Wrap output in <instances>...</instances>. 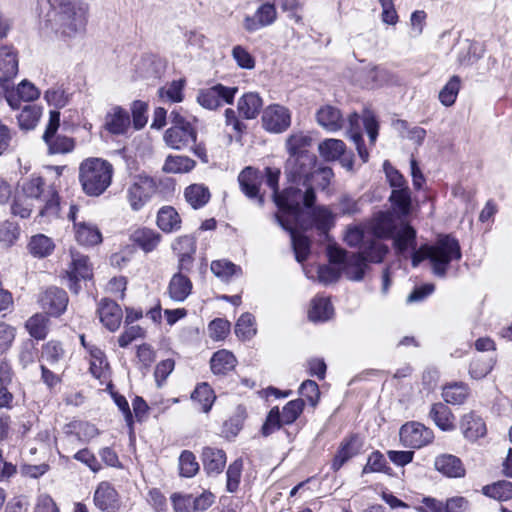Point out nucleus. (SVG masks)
<instances>
[{"label": "nucleus", "instance_id": "nucleus-1", "mask_svg": "<svg viewBox=\"0 0 512 512\" xmlns=\"http://www.w3.org/2000/svg\"><path fill=\"white\" fill-rule=\"evenodd\" d=\"M42 28L69 41L84 33L88 5L81 0H38Z\"/></svg>", "mask_w": 512, "mask_h": 512}, {"label": "nucleus", "instance_id": "nucleus-2", "mask_svg": "<svg viewBox=\"0 0 512 512\" xmlns=\"http://www.w3.org/2000/svg\"><path fill=\"white\" fill-rule=\"evenodd\" d=\"M388 252V248L381 241L366 243L358 253L348 254L344 249L328 246L327 255L331 264L342 266L345 276L352 281L363 279L367 262L380 263Z\"/></svg>", "mask_w": 512, "mask_h": 512}, {"label": "nucleus", "instance_id": "nucleus-3", "mask_svg": "<svg viewBox=\"0 0 512 512\" xmlns=\"http://www.w3.org/2000/svg\"><path fill=\"white\" fill-rule=\"evenodd\" d=\"M462 258L459 241L453 236L439 235L434 244H424L418 249H413L411 262L413 267L428 259L432 266L433 273L439 278H445L448 266L452 261H459Z\"/></svg>", "mask_w": 512, "mask_h": 512}, {"label": "nucleus", "instance_id": "nucleus-4", "mask_svg": "<svg viewBox=\"0 0 512 512\" xmlns=\"http://www.w3.org/2000/svg\"><path fill=\"white\" fill-rule=\"evenodd\" d=\"M113 175L112 165L100 158L84 160L79 167V181L85 194L100 196L110 186Z\"/></svg>", "mask_w": 512, "mask_h": 512}, {"label": "nucleus", "instance_id": "nucleus-5", "mask_svg": "<svg viewBox=\"0 0 512 512\" xmlns=\"http://www.w3.org/2000/svg\"><path fill=\"white\" fill-rule=\"evenodd\" d=\"M304 187L305 190L294 186L287 187L274 201L282 212L280 215L294 224L304 216L303 207L308 210L316 202V193L312 185Z\"/></svg>", "mask_w": 512, "mask_h": 512}, {"label": "nucleus", "instance_id": "nucleus-6", "mask_svg": "<svg viewBox=\"0 0 512 512\" xmlns=\"http://www.w3.org/2000/svg\"><path fill=\"white\" fill-rule=\"evenodd\" d=\"M44 179L41 177H31L26 180L22 187L21 193L28 199L39 203V215L43 217L57 216L59 211V198L55 190L45 189Z\"/></svg>", "mask_w": 512, "mask_h": 512}, {"label": "nucleus", "instance_id": "nucleus-7", "mask_svg": "<svg viewBox=\"0 0 512 512\" xmlns=\"http://www.w3.org/2000/svg\"><path fill=\"white\" fill-rule=\"evenodd\" d=\"M362 124L368 134L371 143H375L378 136V121L375 115L365 110L362 118L357 113H352L348 118L347 136L353 141L358 151L359 157L363 162L368 161V151L365 148L362 137Z\"/></svg>", "mask_w": 512, "mask_h": 512}, {"label": "nucleus", "instance_id": "nucleus-8", "mask_svg": "<svg viewBox=\"0 0 512 512\" xmlns=\"http://www.w3.org/2000/svg\"><path fill=\"white\" fill-rule=\"evenodd\" d=\"M304 407L305 402L301 398L289 401L283 407L282 412H280L278 407H273L262 426V434L269 436L275 430L280 429L282 425L294 423L303 412Z\"/></svg>", "mask_w": 512, "mask_h": 512}, {"label": "nucleus", "instance_id": "nucleus-9", "mask_svg": "<svg viewBox=\"0 0 512 512\" xmlns=\"http://www.w3.org/2000/svg\"><path fill=\"white\" fill-rule=\"evenodd\" d=\"M317 156L314 153H300L288 156L285 163V175L290 182L311 185L310 179L315 173Z\"/></svg>", "mask_w": 512, "mask_h": 512}, {"label": "nucleus", "instance_id": "nucleus-10", "mask_svg": "<svg viewBox=\"0 0 512 512\" xmlns=\"http://www.w3.org/2000/svg\"><path fill=\"white\" fill-rule=\"evenodd\" d=\"M60 127V112L50 111L49 121L42 136L50 154H65L75 147L73 138L58 133Z\"/></svg>", "mask_w": 512, "mask_h": 512}, {"label": "nucleus", "instance_id": "nucleus-11", "mask_svg": "<svg viewBox=\"0 0 512 512\" xmlns=\"http://www.w3.org/2000/svg\"><path fill=\"white\" fill-rule=\"evenodd\" d=\"M157 191L156 181L149 176L138 175L126 191L127 201L133 211H139Z\"/></svg>", "mask_w": 512, "mask_h": 512}, {"label": "nucleus", "instance_id": "nucleus-12", "mask_svg": "<svg viewBox=\"0 0 512 512\" xmlns=\"http://www.w3.org/2000/svg\"><path fill=\"white\" fill-rule=\"evenodd\" d=\"M175 512H204L215 502L210 491L200 494L173 493L170 497Z\"/></svg>", "mask_w": 512, "mask_h": 512}, {"label": "nucleus", "instance_id": "nucleus-13", "mask_svg": "<svg viewBox=\"0 0 512 512\" xmlns=\"http://www.w3.org/2000/svg\"><path fill=\"white\" fill-rule=\"evenodd\" d=\"M68 302L66 291L56 286L42 290L37 297L40 308L45 314L52 317L61 316L66 311Z\"/></svg>", "mask_w": 512, "mask_h": 512}, {"label": "nucleus", "instance_id": "nucleus-14", "mask_svg": "<svg viewBox=\"0 0 512 512\" xmlns=\"http://www.w3.org/2000/svg\"><path fill=\"white\" fill-rule=\"evenodd\" d=\"M307 219L302 216L295 224L300 229L306 231L315 227L321 234L327 232L334 226L335 216L327 206H312L306 212Z\"/></svg>", "mask_w": 512, "mask_h": 512}, {"label": "nucleus", "instance_id": "nucleus-15", "mask_svg": "<svg viewBox=\"0 0 512 512\" xmlns=\"http://www.w3.org/2000/svg\"><path fill=\"white\" fill-rule=\"evenodd\" d=\"M237 90L236 87L217 84L201 90L197 96V102L206 109L214 110L221 106L223 102L232 104Z\"/></svg>", "mask_w": 512, "mask_h": 512}, {"label": "nucleus", "instance_id": "nucleus-16", "mask_svg": "<svg viewBox=\"0 0 512 512\" xmlns=\"http://www.w3.org/2000/svg\"><path fill=\"white\" fill-rule=\"evenodd\" d=\"M291 125V112L279 104L269 105L262 114V126L271 133H283Z\"/></svg>", "mask_w": 512, "mask_h": 512}, {"label": "nucleus", "instance_id": "nucleus-17", "mask_svg": "<svg viewBox=\"0 0 512 512\" xmlns=\"http://www.w3.org/2000/svg\"><path fill=\"white\" fill-rule=\"evenodd\" d=\"M400 440L405 447L421 448L429 444L433 438V431L419 422H408L400 429Z\"/></svg>", "mask_w": 512, "mask_h": 512}, {"label": "nucleus", "instance_id": "nucleus-18", "mask_svg": "<svg viewBox=\"0 0 512 512\" xmlns=\"http://www.w3.org/2000/svg\"><path fill=\"white\" fill-rule=\"evenodd\" d=\"M263 180V173L251 166L245 167L238 175L241 191L249 199L256 200L259 206L264 204V197L260 194V186Z\"/></svg>", "mask_w": 512, "mask_h": 512}, {"label": "nucleus", "instance_id": "nucleus-19", "mask_svg": "<svg viewBox=\"0 0 512 512\" xmlns=\"http://www.w3.org/2000/svg\"><path fill=\"white\" fill-rule=\"evenodd\" d=\"M274 219L284 230L289 232L295 259L297 262L303 263L310 255L311 242L309 238L304 234L297 232L293 227L295 224L289 219L279 215V213L274 214Z\"/></svg>", "mask_w": 512, "mask_h": 512}, {"label": "nucleus", "instance_id": "nucleus-20", "mask_svg": "<svg viewBox=\"0 0 512 512\" xmlns=\"http://www.w3.org/2000/svg\"><path fill=\"white\" fill-rule=\"evenodd\" d=\"M4 90V97L11 109L17 110L21 108V102H31L39 98V89L30 81L22 80L16 88L7 84V87H2Z\"/></svg>", "mask_w": 512, "mask_h": 512}, {"label": "nucleus", "instance_id": "nucleus-21", "mask_svg": "<svg viewBox=\"0 0 512 512\" xmlns=\"http://www.w3.org/2000/svg\"><path fill=\"white\" fill-rule=\"evenodd\" d=\"M92 270L87 256L72 253V262L69 270L65 271L67 286L73 293L77 294L81 287V280L90 279Z\"/></svg>", "mask_w": 512, "mask_h": 512}, {"label": "nucleus", "instance_id": "nucleus-22", "mask_svg": "<svg viewBox=\"0 0 512 512\" xmlns=\"http://www.w3.org/2000/svg\"><path fill=\"white\" fill-rule=\"evenodd\" d=\"M93 501L95 506L102 512H118L122 505L118 492L107 481H102L98 484L94 492Z\"/></svg>", "mask_w": 512, "mask_h": 512}, {"label": "nucleus", "instance_id": "nucleus-23", "mask_svg": "<svg viewBox=\"0 0 512 512\" xmlns=\"http://www.w3.org/2000/svg\"><path fill=\"white\" fill-rule=\"evenodd\" d=\"M164 141L172 149L183 150L196 143L197 130L195 126L170 127L164 133Z\"/></svg>", "mask_w": 512, "mask_h": 512}, {"label": "nucleus", "instance_id": "nucleus-24", "mask_svg": "<svg viewBox=\"0 0 512 512\" xmlns=\"http://www.w3.org/2000/svg\"><path fill=\"white\" fill-rule=\"evenodd\" d=\"M277 12L275 5L269 1L263 3L253 16H246L243 26L248 32H255L263 27L273 24Z\"/></svg>", "mask_w": 512, "mask_h": 512}, {"label": "nucleus", "instance_id": "nucleus-25", "mask_svg": "<svg viewBox=\"0 0 512 512\" xmlns=\"http://www.w3.org/2000/svg\"><path fill=\"white\" fill-rule=\"evenodd\" d=\"M0 87H7L18 73V57L13 47L0 48Z\"/></svg>", "mask_w": 512, "mask_h": 512}, {"label": "nucleus", "instance_id": "nucleus-26", "mask_svg": "<svg viewBox=\"0 0 512 512\" xmlns=\"http://www.w3.org/2000/svg\"><path fill=\"white\" fill-rule=\"evenodd\" d=\"M362 450V441L357 435H352L348 438H345L334 456V459L331 463V469L333 471H338L346 462L360 454Z\"/></svg>", "mask_w": 512, "mask_h": 512}, {"label": "nucleus", "instance_id": "nucleus-27", "mask_svg": "<svg viewBox=\"0 0 512 512\" xmlns=\"http://www.w3.org/2000/svg\"><path fill=\"white\" fill-rule=\"evenodd\" d=\"M97 313L101 323L110 331H115L119 328L122 320V309L113 300L102 299L98 305Z\"/></svg>", "mask_w": 512, "mask_h": 512}, {"label": "nucleus", "instance_id": "nucleus-28", "mask_svg": "<svg viewBox=\"0 0 512 512\" xmlns=\"http://www.w3.org/2000/svg\"><path fill=\"white\" fill-rule=\"evenodd\" d=\"M434 465L437 471L450 478H462L466 473L461 459L452 454L439 455Z\"/></svg>", "mask_w": 512, "mask_h": 512}, {"label": "nucleus", "instance_id": "nucleus-29", "mask_svg": "<svg viewBox=\"0 0 512 512\" xmlns=\"http://www.w3.org/2000/svg\"><path fill=\"white\" fill-rule=\"evenodd\" d=\"M317 123L329 132L343 128L345 120L341 111L331 105L321 107L316 113Z\"/></svg>", "mask_w": 512, "mask_h": 512}, {"label": "nucleus", "instance_id": "nucleus-30", "mask_svg": "<svg viewBox=\"0 0 512 512\" xmlns=\"http://www.w3.org/2000/svg\"><path fill=\"white\" fill-rule=\"evenodd\" d=\"M202 461L208 475L220 474L226 465V453L222 449L204 447Z\"/></svg>", "mask_w": 512, "mask_h": 512}, {"label": "nucleus", "instance_id": "nucleus-31", "mask_svg": "<svg viewBox=\"0 0 512 512\" xmlns=\"http://www.w3.org/2000/svg\"><path fill=\"white\" fill-rule=\"evenodd\" d=\"M192 282L186 274L175 273L168 285V294L176 302H183L192 291Z\"/></svg>", "mask_w": 512, "mask_h": 512}, {"label": "nucleus", "instance_id": "nucleus-32", "mask_svg": "<svg viewBox=\"0 0 512 512\" xmlns=\"http://www.w3.org/2000/svg\"><path fill=\"white\" fill-rule=\"evenodd\" d=\"M461 430L464 437L469 441H476L485 436L487 431L483 419L473 412L463 416L461 420Z\"/></svg>", "mask_w": 512, "mask_h": 512}, {"label": "nucleus", "instance_id": "nucleus-33", "mask_svg": "<svg viewBox=\"0 0 512 512\" xmlns=\"http://www.w3.org/2000/svg\"><path fill=\"white\" fill-rule=\"evenodd\" d=\"M156 223L164 233H173L180 230L182 220L174 207L163 206L157 213Z\"/></svg>", "mask_w": 512, "mask_h": 512}, {"label": "nucleus", "instance_id": "nucleus-34", "mask_svg": "<svg viewBox=\"0 0 512 512\" xmlns=\"http://www.w3.org/2000/svg\"><path fill=\"white\" fill-rule=\"evenodd\" d=\"M161 238L162 236L160 233L147 227L138 228L131 234V240L133 243L146 253L155 250L159 245Z\"/></svg>", "mask_w": 512, "mask_h": 512}, {"label": "nucleus", "instance_id": "nucleus-35", "mask_svg": "<svg viewBox=\"0 0 512 512\" xmlns=\"http://www.w3.org/2000/svg\"><path fill=\"white\" fill-rule=\"evenodd\" d=\"M236 364V357L232 352L225 349L215 352L210 359V368L215 375L228 374L235 368Z\"/></svg>", "mask_w": 512, "mask_h": 512}, {"label": "nucleus", "instance_id": "nucleus-36", "mask_svg": "<svg viewBox=\"0 0 512 512\" xmlns=\"http://www.w3.org/2000/svg\"><path fill=\"white\" fill-rule=\"evenodd\" d=\"M263 106L262 98L258 93L248 92L245 93L238 100V111L245 119H254L259 114Z\"/></svg>", "mask_w": 512, "mask_h": 512}, {"label": "nucleus", "instance_id": "nucleus-37", "mask_svg": "<svg viewBox=\"0 0 512 512\" xmlns=\"http://www.w3.org/2000/svg\"><path fill=\"white\" fill-rule=\"evenodd\" d=\"M430 417L434 423L443 431H451L455 428L454 416L450 408L443 403H435L432 405Z\"/></svg>", "mask_w": 512, "mask_h": 512}, {"label": "nucleus", "instance_id": "nucleus-38", "mask_svg": "<svg viewBox=\"0 0 512 512\" xmlns=\"http://www.w3.org/2000/svg\"><path fill=\"white\" fill-rule=\"evenodd\" d=\"M49 315L45 313H36L25 323L29 335L36 340H43L49 332Z\"/></svg>", "mask_w": 512, "mask_h": 512}, {"label": "nucleus", "instance_id": "nucleus-39", "mask_svg": "<svg viewBox=\"0 0 512 512\" xmlns=\"http://www.w3.org/2000/svg\"><path fill=\"white\" fill-rule=\"evenodd\" d=\"M130 125V117L127 111L121 107H115L113 113L107 115L105 126L112 134H124Z\"/></svg>", "mask_w": 512, "mask_h": 512}, {"label": "nucleus", "instance_id": "nucleus-40", "mask_svg": "<svg viewBox=\"0 0 512 512\" xmlns=\"http://www.w3.org/2000/svg\"><path fill=\"white\" fill-rule=\"evenodd\" d=\"M75 237L78 243L93 246L101 243L102 235L99 229L90 223H75Z\"/></svg>", "mask_w": 512, "mask_h": 512}, {"label": "nucleus", "instance_id": "nucleus-41", "mask_svg": "<svg viewBox=\"0 0 512 512\" xmlns=\"http://www.w3.org/2000/svg\"><path fill=\"white\" fill-rule=\"evenodd\" d=\"M195 165L196 162L188 156L168 155L163 164L162 171L172 174L188 173L194 169Z\"/></svg>", "mask_w": 512, "mask_h": 512}, {"label": "nucleus", "instance_id": "nucleus-42", "mask_svg": "<svg viewBox=\"0 0 512 512\" xmlns=\"http://www.w3.org/2000/svg\"><path fill=\"white\" fill-rule=\"evenodd\" d=\"M184 197L193 209H200L209 202L211 194L205 185L191 184L185 189Z\"/></svg>", "mask_w": 512, "mask_h": 512}, {"label": "nucleus", "instance_id": "nucleus-43", "mask_svg": "<svg viewBox=\"0 0 512 512\" xmlns=\"http://www.w3.org/2000/svg\"><path fill=\"white\" fill-rule=\"evenodd\" d=\"M42 115V107L37 104L25 105L17 115L18 126L21 130H33Z\"/></svg>", "mask_w": 512, "mask_h": 512}, {"label": "nucleus", "instance_id": "nucleus-44", "mask_svg": "<svg viewBox=\"0 0 512 512\" xmlns=\"http://www.w3.org/2000/svg\"><path fill=\"white\" fill-rule=\"evenodd\" d=\"M311 145L312 137L301 131L292 133L285 141V148L289 156L300 155V153H312L308 149Z\"/></svg>", "mask_w": 512, "mask_h": 512}, {"label": "nucleus", "instance_id": "nucleus-45", "mask_svg": "<svg viewBox=\"0 0 512 512\" xmlns=\"http://www.w3.org/2000/svg\"><path fill=\"white\" fill-rule=\"evenodd\" d=\"M210 269L212 273L221 281L228 282L233 276H240L242 269L227 259L214 260Z\"/></svg>", "mask_w": 512, "mask_h": 512}, {"label": "nucleus", "instance_id": "nucleus-46", "mask_svg": "<svg viewBox=\"0 0 512 512\" xmlns=\"http://www.w3.org/2000/svg\"><path fill=\"white\" fill-rule=\"evenodd\" d=\"M333 307L328 298L316 297L312 300L309 319L313 322H324L331 318Z\"/></svg>", "mask_w": 512, "mask_h": 512}, {"label": "nucleus", "instance_id": "nucleus-47", "mask_svg": "<svg viewBox=\"0 0 512 512\" xmlns=\"http://www.w3.org/2000/svg\"><path fill=\"white\" fill-rule=\"evenodd\" d=\"M30 253L38 258H44L52 253L55 248L51 238L44 234H37L31 237L28 244Z\"/></svg>", "mask_w": 512, "mask_h": 512}, {"label": "nucleus", "instance_id": "nucleus-48", "mask_svg": "<svg viewBox=\"0 0 512 512\" xmlns=\"http://www.w3.org/2000/svg\"><path fill=\"white\" fill-rule=\"evenodd\" d=\"M394 246L398 253H404L408 248L416 247V231L410 225L399 229L394 236Z\"/></svg>", "mask_w": 512, "mask_h": 512}, {"label": "nucleus", "instance_id": "nucleus-49", "mask_svg": "<svg viewBox=\"0 0 512 512\" xmlns=\"http://www.w3.org/2000/svg\"><path fill=\"white\" fill-rule=\"evenodd\" d=\"M468 393L469 389L466 384L453 383L443 387L442 397L447 403L460 405L466 400Z\"/></svg>", "mask_w": 512, "mask_h": 512}, {"label": "nucleus", "instance_id": "nucleus-50", "mask_svg": "<svg viewBox=\"0 0 512 512\" xmlns=\"http://www.w3.org/2000/svg\"><path fill=\"white\" fill-rule=\"evenodd\" d=\"M485 496L498 501H507L512 498V482L502 480L482 488Z\"/></svg>", "mask_w": 512, "mask_h": 512}, {"label": "nucleus", "instance_id": "nucleus-51", "mask_svg": "<svg viewBox=\"0 0 512 512\" xmlns=\"http://www.w3.org/2000/svg\"><path fill=\"white\" fill-rule=\"evenodd\" d=\"M179 475L185 478L194 477L200 469L196 456L192 451L183 450L178 459Z\"/></svg>", "mask_w": 512, "mask_h": 512}, {"label": "nucleus", "instance_id": "nucleus-52", "mask_svg": "<svg viewBox=\"0 0 512 512\" xmlns=\"http://www.w3.org/2000/svg\"><path fill=\"white\" fill-rule=\"evenodd\" d=\"M185 86V81L182 79L173 80L168 83L166 86L161 87L158 90V95L161 100L169 101L172 103H179L183 101V89Z\"/></svg>", "mask_w": 512, "mask_h": 512}, {"label": "nucleus", "instance_id": "nucleus-53", "mask_svg": "<svg viewBox=\"0 0 512 512\" xmlns=\"http://www.w3.org/2000/svg\"><path fill=\"white\" fill-rule=\"evenodd\" d=\"M191 398L192 400L199 402L202 411L207 413L212 407V404L215 400V395L214 391L207 383H200L192 392Z\"/></svg>", "mask_w": 512, "mask_h": 512}, {"label": "nucleus", "instance_id": "nucleus-54", "mask_svg": "<svg viewBox=\"0 0 512 512\" xmlns=\"http://www.w3.org/2000/svg\"><path fill=\"white\" fill-rule=\"evenodd\" d=\"M255 318L251 313H244L235 325V333L242 340H250L256 335Z\"/></svg>", "mask_w": 512, "mask_h": 512}, {"label": "nucleus", "instance_id": "nucleus-55", "mask_svg": "<svg viewBox=\"0 0 512 512\" xmlns=\"http://www.w3.org/2000/svg\"><path fill=\"white\" fill-rule=\"evenodd\" d=\"M461 86V79L459 76H452L446 85L439 92L440 102L446 106H452L458 96Z\"/></svg>", "mask_w": 512, "mask_h": 512}, {"label": "nucleus", "instance_id": "nucleus-56", "mask_svg": "<svg viewBox=\"0 0 512 512\" xmlns=\"http://www.w3.org/2000/svg\"><path fill=\"white\" fill-rule=\"evenodd\" d=\"M319 153L326 160H335L345 152V144L342 140L327 139L319 144Z\"/></svg>", "mask_w": 512, "mask_h": 512}, {"label": "nucleus", "instance_id": "nucleus-57", "mask_svg": "<svg viewBox=\"0 0 512 512\" xmlns=\"http://www.w3.org/2000/svg\"><path fill=\"white\" fill-rule=\"evenodd\" d=\"M494 360L488 357L474 358L469 367V374L473 379H482L487 376L494 366Z\"/></svg>", "mask_w": 512, "mask_h": 512}, {"label": "nucleus", "instance_id": "nucleus-58", "mask_svg": "<svg viewBox=\"0 0 512 512\" xmlns=\"http://www.w3.org/2000/svg\"><path fill=\"white\" fill-rule=\"evenodd\" d=\"M345 241L350 247L359 246L361 251L366 243L379 240L372 235H367L362 228L355 226L348 228Z\"/></svg>", "mask_w": 512, "mask_h": 512}, {"label": "nucleus", "instance_id": "nucleus-59", "mask_svg": "<svg viewBox=\"0 0 512 512\" xmlns=\"http://www.w3.org/2000/svg\"><path fill=\"white\" fill-rule=\"evenodd\" d=\"M69 97V93L62 86H53L44 94V99L48 105L57 109L65 107L69 103Z\"/></svg>", "mask_w": 512, "mask_h": 512}, {"label": "nucleus", "instance_id": "nucleus-60", "mask_svg": "<svg viewBox=\"0 0 512 512\" xmlns=\"http://www.w3.org/2000/svg\"><path fill=\"white\" fill-rule=\"evenodd\" d=\"M17 132L0 122V157L14 151Z\"/></svg>", "mask_w": 512, "mask_h": 512}, {"label": "nucleus", "instance_id": "nucleus-61", "mask_svg": "<svg viewBox=\"0 0 512 512\" xmlns=\"http://www.w3.org/2000/svg\"><path fill=\"white\" fill-rule=\"evenodd\" d=\"M34 207V201L28 199L27 197L23 196L21 193L18 192L11 205V212L13 215L25 219L30 217Z\"/></svg>", "mask_w": 512, "mask_h": 512}, {"label": "nucleus", "instance_id": "nucleus-62", "mask_svg": "<svg viewBox=\"0 0 512 512\" xmlns=\"http://www.w3.org/2000/svg\"><path fill=\"white\" fill-rule=\"evenodd\" d=\"M172 249L177 256L195 255L196 239L190 235L180 236L173 242Z\"/></svg>", "mask_w": 512, "mask_h": 512}, {"label": "nucleus", "instance_id": "nucleus-63", "mask_svg": "<svg viewBox=\"0 0 512 512\" xmlns=\"http://www.w3.org/2000/svg\"><path fill=\"white\" fill-rule=\"evenodd\" d=\"M243 464L240 459L235 460L233 463H231L227 469L226 476H227V483L226 488L227 491L230 493H234L237 491L240 478H241V472H242Z\"/></svg>", "mask_w": 512, "mask_h": 512}, {"label": "nucleus", "instance_id": "nucleus-64", "mask_svg": "<svg viewBox=\"0 0 512 512\" xmlns=\"http://www.w3.org/2000/svg\"><path fill=\"white\" fill-rule=\"evenodd\" d=\"M475 47L476 45L469 40H465L460 44L457 54V62L459 65L470 66L477 60L475 57Z\"/></svg>", "mask_w": 512, "mask_h": 512}]
</instances>
